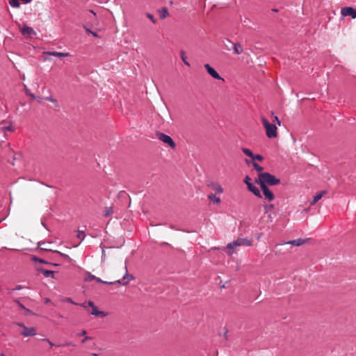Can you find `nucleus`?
<instances>
[{
    "mask_svg": "<svg viewBox=\"0 0 356 356\" xmlns=\"http://www.w3.org/2000/svg\"><path fill=\"white\" fill-rule=\"evenodd\" d=\"M255 182L260 186H261L262 184L266 186L267 184L275 186L280 183V179L276 178L275 176L269 172H263L259 174L258 179L255 180Z\"/></svg>",
    "mask_w": 356,
    "mask_h": 356,
    "instance_id": "nucleus-1",
    "label": "nucleus"
},
{
    "mask_svg": "<svg viewBox=\"0 0 356 356\" xmlns=\"http://www.w3.org/2000/svg\"><path fill=\"white\" fill-rule=\"evenodd\" d=\"M261 120L263 126L266 129L267 137L269 138H276L277 136V127L275 124L270 123L268 120L263 116L261 118Z\"/></svg>",
    "mask_w": 356,
    "mask_h": 356,
    "instance_id": "nucleus-2",
    "label": "nucleus"
},
{
    "mask_svg": "<svg viewBox=\"0 0 356 356\" xmlns=\"http://www.w3.org/2000/svg\"><path fill=\"white\" fill-rule=\"evenodd\" d=\"M241 245L251 246L252 242H251V241H250L248 238H238L236 241H235L232 243H229L227 245V248H235L237 246H241Z\"/></svg>",
    "mask_w": 356,
    "mask_h": 356,
    "instance_id": "nucleus-3",
    "label": "nucleus"
},
{
    "mask_svg": "<svg viewBox=\"0 0 356 356\" xmlns=\"http://www.w3.org/2000/svg\"><path fill=\"white\" fill-rule=\"evenodd\" d=\"M251 179L250 177L246 176L244 179V182L247 185L248 188L250 191H251L254 195H256L258 197H261V195L260 193V191L257 187L254 186L251 182Z\"/></svg>",
    "mask_w": 356,
    "mask_h": 356,
    "instance_id": "nucleus-4",
    "label": "nucleus"
},
{
    "mask_svg": "<svg viewBox=\"0 0 356 356\" xmlns=\"http://www.w3.org/2000/svg\"><path fill=\"white\" fill-rule=\"evenodd\" d=\"M17 325L22 327L20 334L24 337L35 336L36 334L35 329L34 327H27L23 323H18Z\"/></svg>",
    "mask_w": 356,
    "mask_h": 356,
    "instance_id": "nucleus-5",
    "label": "nucleus"
},
{
    "mask_svg": "<svg viewBox=\"0 0 356 356\" xmlns=\"http://www.w3.org/2000/svg\"><path fill=\"white\" fill-rule=\"evenodd\" d=\"M157 137L160 140H161L164 143L168 144L170 147H172L173 149L175 147L176 145H175V142L173 141L172 138L170 137L169 136H168L165 134H163V133H158Z\"/></svg>",
    "mask_w": 356,
    "mask_h": 356,
    "instance_id": "nucleus-6",
    "label": "nucleus"
},
{
    "mask_svg": "<svg viewBox=\"0 0 356 356\" xmlns=\"http://www.w3.org/2000/svg\"><path fill=\"white\" fill-rule=\"evenodd\" d=\"M204 68L205 70H207V72L214 79H218V80H221L222 81H224V79L222 77H221L219 74L215 70V69L213 67H212L209 64H205L204 65Z\"/></svg>",
    "mask_w": 356,
    "mask_h": 356,
    "instance_id": "nucleus-7",
    "label": "nucleus"
},
{
    "mask_svg": "<svg viewBox=\"0 0 356 356\" xmlns=\"http://www.w3.org/2000/svg\"><path fill=\"white\" fill-rule=\"evenodd\" d=\"M341 13L343 16H350L353 19L356 18V9L352 7H344L341 9Z\"/></svg>",
    "mask_w": 356,
    "mask_h": 356,
    "instance_id": "nucleus-8",
    "label": "nucleus"
},
{
    "mask_svg": "<svg viewBox=\"0 0 356 356\" xmlns=\"http://www.w3.org/2000/svg\"><path fill=\"white\" fill-rule=\"evenodd\" d=\"M260 187L266 200L268 201H273L275 199L273 193L269 190L266 185L262 184Z\"/></svg>",
    "mask_w": 356,
    "mask_h": 356,
    "instance_id": "nucleus-9",
    "label": "nucleus"
},
{
    "mask_svg": "<svg viewBox=\"0 0 356 356\" xmlns=\"http://www.w3.org/2000/svg\"><path fill=\"white\" fill-rule=\"evenodd\" d=\"M207 186L210 188H211L212 190L215 191L216 193H223V188H222V186L216 183V182H214V181H209L207 183Z\"/></svg>",
    "mask_w": 356,
    "mask_h": 356,
    "instance_id": "nucleus-10",
    "label": "nucleus"
},
{
    "mask_svg": "<svg viewBox=\"0 0 356 356\" xmlns=\"http://www.w3.org/2000/svg\"><path fill=\"white\" fill-rule=\"evenodd\" d=\"M20 31L24 36L31 37L33 35H35L33 29L27 26H24L22 28H20Z\"/></svg>",
    "mask_w": 356,
    "mask_h": 356,
    "instance_id": "nucleus-11",
    "label": "nucleus"
},
{
    "mask_svg": "<svg viewBox=\"0 0 356 356\" xmlns=\"http://www.w3.org/2000/svg\"><path fill=\"white\" fill-rule=\"evenodd\" d=\"M45 54L50 55V56H58L60 58L70 56V54L67 52L47 51V52H45Z\"/></svg>",
    "mask_w": 356,
    "mask_h": 356,
    "instance_id": "nucleus-12",
    "label": "nucleus"
},
{
    "mask_svg": "<svg viewBox=\"0 0 356 356\" xmlns=\"http://www.w3.org/2000/svg\"><path fill=\"white\" fill-rule=\"evenodd\" d=\"M306 243V240L302 239V238H298L296 240L290 241L284 243L283 244H291L296 246H300Z\"/></svg>",
    "mask_w": 356,
    "mask_h": 356,
    "instance_id": "nucleus-13",
    "label": "nucleus"
},
{
    "mask_svg": "<svg viewBox=\"0 0 356 356\" xmlns=\"http://www.w3.org/2000/svg\"><path fill=\"white\" fill-rule=\"evenodd\" d=\"M90 314L95 316H99V317H105L106 316V314H105L104 312L99 311L97 309V307L95 306L93 308H92V311L90 312Z\"/></svg>",
    "mask_w": 356,
    "mask_h": 356,
    "instance_id": "nucleus-14",
    "label": "nucleus"
},
{
    "mask_svg": "<svg viewBox=\"0 0 356 356\" xmlns=\"http://www.w3.org/2000/svg\"><path fill=\"white\" fill-rule=\"evenodd\" d=\"M158 12L159 13L161 19H165L169 15L168 10L165 7L162 8Z\"/></svg>",
    "mask_w": 356,
    "mask_h": 356,
    "instance_id": "nucleus-15",
    "label": "nucleus"
},
{
    "mask_svg": "<svg viewBox=\"0 0 356 356\" xmlns=\"http://www.w3.org/2000/svg\"><path fill=\"white\" fill-rule=\"evenodd\" d=\"M325 193H326V191H323L318 193V194H316L314 197V199H313L312 202H311V204L312 205L315 204L318 200H320L322 198L323 195L324 194H325Z\"/></svg>",
    "mask_w": 356,
    "mask_h": 356,
    "instance_id": "nucleus-16",
    "label": "nucleus"
},
{
    "mask_svg": "<svg viewBox=\"0 0 356 356\" xmlns=\"http://www.w3.org/2000/svg\"><path fill=\"white\" fill-rule=\"evenodd\" d=\"M233 49L236 54H241L243 51V49L239 43L233 44Z\"/></svg>",
    "mask_w": 356,
    "mask_h": 356,
    "instance_id": "nucleus-17",
    "label": "nucleus"
},
{
    "mask_svg": "<svg viewBox=\"0 0 356 356\" xmlns=\"http://www.w3.org/2000/svg\"><path fill=\"white\" fill-rule=\"evenodd\" d=\"M95 280H96L99 283H104V284H114L115 283L122 284V282L120 280H116L115 282H106V281H103L100 278L96 277V279H95Z\"/></svg>",
    "mask_w": 356,
    "mask_h": 356,
    "instance_id": "nucleus-18",
    "label": "nucleus"
},
{
    "mask_svg": "<svg viewBox=\"0 0 356 356\" xmlns=\"http://www.w3.org/2000/svg\"><path fill=\"white\" fill-rule=\"evenodd\" d=\"M208 199H209L210 200H212L214 203H216L217 204L220 203V198L218 197H216L213 194L209 195H208Z\"/></svg>",
    "mask_w": 356,
    "mask_h": 356,
    "instance_id": "nucleus-19",
    "label": "nucleus"
},
{
    "mask_svg": "<svg viewBox=\"0 0 356 356\" xmlns=\"http://www.w3.org/2000/svg\"><path fill=\"white\" fill-rule=\"evenodd\" d=\"M42 273L45 277H54L55 271L49 270H42Z\"/></svg>",
    "mask_w": 356,
    "mask_h": 356,
    "instance_id": "nucleus-20",
    "label": "nucleus"
},
{
    "mask_svg": "<svg viewBox=\"0 0 356 356\" xmlns=\"http://www.w3.org/2000/svg\"><path fill=\"white\" fill-rule=\"evenodd\" d=\"M283 244H277L275 245L276 250H274V253H275V255H280L282 254H285L286 253V252H282L281 248H279Z\"/></svg>",
    "mask_w": 356,
    "mask_h": 356,
    "instance_id": "nucleus-21",
    "label": "nucleus"
},
{
    "mask_svg": "<svg viewBox=\"0 0 356 356\" xmlns=\"http://www.w3.org/2000/svg\"><path fill=\"white\" fill-rule=\"evenodd\" d=\"M252 165H253L254 169L256 170L257 172H259V173H263L262 172V171L264 170L263 167H261V165H259L258 163H257L254 161L252 162Z\"/></svg>",
    "mask_w": 356,
    "mask_h": 356,
    "instance_id": "nucleus-22",
    "label": "nucleus"
},
{
    "mask_svg": "<svg viewBox=\"0 0 356 356\" xmlns=\"http://www.w3.org/2000/svg\"><path fill=\"white\" fill-rule=\"evenodd\" d=\"M9 4L10 6L14 8H19L20 7V3L19 0H9Z\"/></svg>",
    "mask_w": 356,
    "mask_h": 356,
    "instance_id": "nucleus-23",
    "label": "nucleus"
},
{
    "mask_svg": "<svg viewBox=\"0 0 356 356\" xmlns=\"http://www.w3.org/2000/svg\"><path fill=\"white\" fill-rule=\"evenodd\" d=\"M242 152L248 156L250 157L252 159V157L254 156V154L252 153V152L250 149H248V148H242Z\"/></svg>",
    "mask_w": 356,
    "mask_h": 356,
    "instance_id": "nucleus-24",
    "label": "nucleus"
},
{
    "mask_svg": "<svg viewBox=\"0 0 356 356\" xmlns=\"http://www.w3.org/2000/svg\"><path fill=\"white\" fill-rule=\"evenodd\" d=\"M76 236L82 241L86 237V234L83 231L79 230Z\"/></svg>",
    "mask_w": 356,
    "mask_h": 356,
    "instance_id": "nucleus-25",
    "label": "nucleus"
},
{
    "mask_svg": "<svg viewBox=\"0 0 356 356\" xmlns=\"http://www.w3.org/2000/svg\"><path fill=\"white\" fill-rule=\"evenodd\" d=\"M181 58L185 65L187 66L190 65L189 63L186 60V57L184 51H181Z\"/></svg>",
    "mask_w": 356,
    "mask_h": 356,
    "instance_id": "nucleus-26",
    "label": "nucleus"
},
{
    "mask_svg": "<svg viewBox=\"0 0 356 356\" xmlns=\"http://www.w3.org/2000/svg\"><path fill=\"white\" fill-rule=\"evenodd\" d=\"M38 246L39 248L41 249V250H51L50 248H48V246L47 245V244L44 242L42 243H39L38 244Z\"/></svg>",
    "mask_w": 356,
    "mask_h": 356,
    "instance_id": "nucleus-27",
    "label": "nucleus"
},
{
    "mask_svg": "<svg viewBox=\"0 0 356 356\" xmlns=\"http://www.w3.org/2000/svg\"><path fill=\"white\" fill-rule=\"evenodd\" d=\"M252 159L253 160V161L254 160H258L259 161H262L264 160V157L261 154H256V155L254 154V156L252 157Z\"/></svg>",
    "mask_w": 356,
    "mask_h": 356,
    "instance_id": "nucleus-28",
    "label": "nucleus"
},
{
    "mask_svg": "<svg viewBox=\"0 0 356 356\" xmlns=\"http://www.w3.org/2000/svg\"><path fill=\"white\" fill-rule=\"evenodd\" d=\"M96 279V276L88 273L87 277L85 278L86 281H90V280H95Z\"/></svg>",
    "mask_w": 356,
    "mask_h": 356,
    "instance_id": "nucleus-29",
    "label": "nucleus"
},
{
    "mask_svg": "<svg viewBox=\"0 0 356 356\" xmlns=\"http://www.w3.org/2000/svg\"><path fill=\"white\" fill-rule=\"evenodd\" d=\"M146 16H147V18H149V19H150V20H151L154 24H156V19H155L154 17L152 14H150V13H147V14H146Z\"/></svg>",
    "mask_w": 356,
    "mask_h": 356,
    "instance_id": "nucleus-30",
    "label": "nucleus"
},
{
    "mask_svg": "<svg viewBox=\"0 0 356 356\" xmlns=\"http://www.w3.org/2000/svg\"><path fill=\"white\" fill-rule=\"evenodd\" d=\"M25 92H26V94L29 95L32 99L35 98V96L33 94L31 93L30 90L26 87H25Z\"/></svg>",
    "mask_w": 356,
    "mask_h": 356,
    "instance_id": "nucleus-31",
    "label": "nucleus"
},
{
    "mask_svg": "<svg viewBox=\"0 0 356 356\" xmlns=\"http://www.w3.org/2000/svg\"><path fill=\"white\" fill-rule=\"evenodd\" d=\"M273 122L277 123L278 126L281 125V122L279 120L278 117L276 115L274 116V120H273Z\"/></svg>",
    "mask_w": 356,
    "mask_h": 356,
    "instance_id": "nucleus-32",
    "label": "nucleus"
},
{
    "mask_svg": "<svg viewBox=\"0 0 356 356\" xmlns=\"http://www.w3.org/2000/svg\"><path fill=\"white\" fill-rule=\"evenodd\" d=\"M273 209H274L273 204H269V205L265 206L266 212H268V211Z\"/></svg>",
    "mask_w": 356,
    "mask_h": 356,
    "instance_id": "nucleus-33",
    "label": "nucleus"
},
{
    "mask_svg": "<svg viewBox=\"0 0 356 356\" xmlns=\"http://www.w3.org/2000/svg\"><path fill=\"white\" fill-rule=\"evenodd\" d=\"M92 339V337H88V336H86L81 341V343L82 344L85 343L88 340H90Z\"/></svg>",
    "mask_w": 356,
    "mask_h": 356,
    "instance_id": "nucleus-34",
    "label": "nucleus"
},
{
    "mask_svg": "<svg viewBox=\"0 0 356 356\" xmlns=\"http://www.w3.org/2000/svg\"><path fill=\"white\" fill-rule=\"evenodd\" d=\"M87 332L86 330H83L80 333L77 334L78 337L83 336L84 337L86 336Z\"/></svg>",
    "mask_w": 356,
    "mask_h": 356,
    "instance_id": "nucleus-35",
    "label": "nucleus"
},
{
    "mask_svg": "<svg viewBox=\"0 0 356 356\" xmlns=\"http://www.w3.org/2000/svg\"><path fill=\"white\" fill-rule=\"evenodd\" d=\"M124 270H125V274L123 276V279L124 280L129 277V274H128L127 268V265L126 264L124 266Z\"/></svg>",
    "mask_w": 356,
    "mask_h": 356,
    "instance_id": "nucleus-36",
    "label": "nucleus"
},
{
    "mask_svg": "<svg viewBox=\"0 0 356 356\" xmlns=\"http://www.w3.org/2000/svg\"><path fill=\"white\" fill-rule=\"evenodd\" d=\"M65 301L73 305H76V303H75L70 298H67Z\"/></svg>",
    "mask_w": 356,
    "mask_h": 356,
    "instance_id": "nucleus-37",
    "label": "nucleus"
},
{
    "mask_svg": "<svg viewBox=\"0 0 356 356\" xmlns=\"http://www.w3.org/2000/svg\"><path fill=\"white\" fill-rule=\"evenodd\" d=\"M47 100L50 101L53 103H56V100L54 99L52 97H49L46 98Z\"/></svg>",
    "mask_w": 356,
    "mask_h": 356,
    "instance_id": "nucleus-38",
    "label": "nucleus"
},
{
    "mask_svg": "<svg viewBox=\"0 0 356 356\" xmlns=\"http://www.w3.org/2000/svg\"><path fill=\"white\" fill-rule=\"evenodd\" d=\"M15 302L19 305V307L20 308H22V309H24V310L26 309V307H25L23 305H22V304H21L18 300H15Z\"/></svg>",
    "mask_w": 356,
    "mask_h": 356,
    "instance_id": "nucleus-39",
    "label": "nucleus"
},
{
    "mask_svg": "<svg viewBox=\"0 0 356 356\" xmlns=\"http://www.w3.org/2000/svg\"><path fill=\"white\" fill-rule=\"evenodd\" d=\"M88 305L89 307H90L91 308H93L94 307H95V305L94 302H92V301H89V302H88Z\"/></svg>",
    "mask_w": 356,
    "mask_h": 356,
    "instance_id": "nucleus-40",
    "label": "nucleus"
},
{
    "mask_svg": "<svg viewBox=\"0 0 356 356\" xmlns=\"http://www.w3.org/2000/svg\"><path fill=\"white\" fill-rule=\"evenodd\" d=\"M43 340L47 341L51 347L54 346V344L51 341H50L49 339H44Z\"/></svg>",
    "mask_w": 356,
    "mask_h": 356,
    "instance_id": "nucleus-41",
    "label": "nucleus"
},
{
    "mask_svg": "<svg viewBox=\"0 0 356 356\" xmlns=\"http://www.w3.org/2000/svg\"><path fill=\"white\" fill-rule=\"evenodd\" d=\"M24 311L26 312V314H32V312L30 309H27V308H26L24 309Z\"/></svg>",
    "mask_w": 356,
    "mask_h": 356,
    "instance_id": "nucleus-42",
    "label": "nucleus"
},
{
    "mask_svg": "<svg viewBox=\"0 0 356 356\" xmlns=\"http://www.w3.org/2000/svg\"><path fill=\"white\" fill-rule=\"evenodd\" d=\"M23 3H29L31 0H21Z\"/></svg>",
    "mask_w": 356,
    "mask_h": 356,
    "instance_id": "nucleus-43",
    "label": "nucleus"
},
{
    "mask_svg": "<svg viewBox=\"0 0 356 356\" xmlns=\"http://www.w3.org/2000/svg\"><path fill=\"white\" fill-rule=\"evenodd\" d=\"M22 288H23V286H21V285H18V286H17V287L15 288V289H16V290H20V289H22Z\"/></svg>",
    "mask_w": 356,
    "mask_h": 356,
    "instance_id": "nucleus-44",
    "label": "nucleus"
},
{
    "mask_svg": "<svg viewBox=\"0 0 356 356\" xmlns=\"http://www.w3.org/2000/svg\"><path fill=\"white\" fill-rule=\"evenodd\" d=\"M86 32H87V33H90V34H91V33H92V31H91V30H90V29H86Z\"/></svg>",
    "mask_w": 356,
    "mask_h": 356,
    "instance_id": "nucleus-45",
    "label": "nucleus"
},
{
    "mask_svg": "<svg viewBox=\"0 0 356 356\" xmlns=\"http://www.w3.org/2000/svg\"><path fill=\"white\" fill-rule=\"evenodd\" d=\"M91 34H92L93 36H95V37H97V33H95V32H92V31Z\"/></svg>",
    "mask_w": 356,
    "mask_h": 356,
    "instance_id": "nucleus-46",
    "label": "nucleus"
},
{
    "mask_svg": "<svg viewBox=\"0 0 356 356\" xmlns=\"http://www.w3.org/2000/svg\"><path fill=\"white\" fill-rule=\"evenodd\" d=\"M7 130L13 131V129L10 127L6 128Z\"/></svg>",
    "mask_w": 356,
    "mask_h": 356,
    "instance_id": "nucleus-47",
    "label": "nucleus"
},
{
    "mask_svg": "<svg viewBox=\"0 0 356 356\" xmlns=\"http://www.w3.org/2000/svg\"><path fill=\"white\" fill-rule=\"evenodd\" d=\"M92 356H99V355L97 353H92Z\"/></svg>",
    "mask_w": 356,
    "mask_h": 356,
    "instance_id": "nucleus-48",
    "label": "nucleus"
},
{
    "mask_svg": "<svg viewBox=\"0 0 356 356\" xmlns=\"http://www.w3.org/2000/svg\"><path fill=\"white\" fill-rule=\"evenodd\" d=\"M36 260H37V261H40V262H41V263H43V262H44V261H43L42 259H36Z\"/></svg>",
    "mask_w": 356,
    "mask_h": 356,
    "instance_id": "nucleus-49",
    "label": "nucleus"
},
{
    "mask_svg": "<svg viewBox=\"0 0 356 356\" xmlns=\"http://www.w3.org/2000/svg\"><path fill=\"white\" fill-rule=\"evenodd\" d=\"M71 344H72V343H71V342H67V343H66V344H65V345H66V346H70V345H71Z\"/></svg>",
    "mask_w": 356,
    "mask_h": 356,
    "instance_id": "nucleus-50",
    "label": "nucleus"
},
{
    "mask_svg": "<svg viewBox=\"0 0 356 356\" xmlns=\"http://www.w3.org/2000/svg\"><path fill=\"white\" fill-rule=\"evenodd\" d=\"M228 254L231 255V254H233V252L229 251V252H228Z\"/></svg>",
    "mask_w": 356,
    "mask_h": 356,
    "instance_id": "nucleus-51",
    "label": "nucleus"
},
{
    "mask_svg": "<svg viewBox=\"0 0 356 356\" xmlns=\"http://www.w3.org/2000/svg\"><path fill=\"white\" fill-rule=\"evenodd\" d=\"M81 306L86 308V305L85 304H82Z\"/></svg>",
    "mask_w": 356,
    "mask_h": 356,
    "instance_id": "nucleus-52",
    "label": "nucleus"
},
{
    "mask_svg": "<svg viewBox=\"0 0 356 356\" xmlns=\"http://www.w3.org/2000/svg\"><path fill=\"white\" fill-rule=\"evenodd\" d=\"M1 356H3V355H1Z\"/></svg>",
    "mask_w": 356,
    "mask_h": 356,
    "instance_id": "nucleus-53",
    "label": "nucleus"
}]
</instances>
